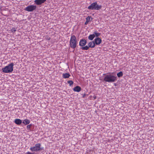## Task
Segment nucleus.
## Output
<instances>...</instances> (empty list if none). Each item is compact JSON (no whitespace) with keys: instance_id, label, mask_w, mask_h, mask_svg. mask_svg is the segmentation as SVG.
Returning a JSON list of instances; mask_svg holds the SVG:
<instances>
[{"instance_id":"20","label":"nucleus","mask_w":154,"mask_h":154,"mask_svg":"<svg viewBox=\"0 0 154 154\" xmlns=\"http://www.w3.org/2000/svg\"><path fill=\"white\" fill-rule=\"evenodd\" d=\"M93 33L94 34V35H95V36H96V37H98L101 35V33H100L96 31L94 32Z\"/></svg>"},{"instance_id":"1","label":"nucleus","mask_w":154,"mask_h":154,"mask_svg":"<svg viewBox=\"0 0 154 154\" xmlns=\"http://www.w3.org/2000/svg\"><path fill=\"white\" fill-rule=\"evenodd\" d=\"M104 76L103 81L105 82L113 83L117 80V76L114 75L113 72H108L103 74Z\"/></svg>"},{"instance_id":"2","label":"nucleus","mask_w":154,"mask_h":154,"mask_svg":"<svg viewBox=\"0 0 154 154\" xmlns=\"http://www.w3.org/2000/svg\"><path fill=\"white\" fill-rule=\"evenodd\" d=\"M69 46L70 48L74 49L78 44L77 38L75 35H72L69 42Z\"/></svg>"},{"instance_id":"12","label":"nucleus","mask_w":154,"mask_h":154,"mask_svg":"<svg viewBox=\"0 0 154 154\" xmlns=\"http://www.w3.org/2000/svg\"><path fill=\"white\" fill-rule=\"evenodd\" d=\"M88 45L89 48H94L95 46V44L94 42V41L90 42L88 44Z\"/></svg>"},{"instance_id":"8","label":"nucleus","mask_w":154,"mask_h":154,"mask_svg":"<svg viewBox=\"0 0 154 154\" xmlns=\"http://www.w3.org/2000/svg\"><path fill=\"white\" fill-rule=\"evenodd\" d=\"M47 0H35L34 1L35 4L38 5H41L44 3Z\"/></svg>"},{"instance_id":"18","label":"nucleus","mask_w":154,"mask_h":154,"mask_svg":"<svg viewBox=\"0 0 154 154\" xmlns=\"http://www.w3.org/2000/svg\"><path fill=\"white\" fill-rule=\"evenodd\" d=\"M89 48L88 45H86L85 46H83L81 48V49L83 50H88Z\"/></svg>"},{"instance_id":"14","label":"nucleus","mask_w":154,"mask_h":154,"mask_svg":"<svg viewBox=\"0 0 154 154\" xmlns=\"http://www.w3.org/2000/svg\"><path fill=\"white\" fill-rule=\"evenodd\" d=\"M14 122L17 125H20L22 123V120L20 119H16L14 121Z\"/></svg>"},{"instance_id":"13","label":"nucleus","mask_w":154,"mask_h":154,"mask_svg":"<svg viewBox=\"0 0 154 154\" xmlns=\"http://www.w3.org/2000/svg\"><path fill=\"white\" fill-rule=\"evenodd\" d=\"M93 19L90 16H88L86 18V21L85 23V25H87L88 23L91 21Z\"/></svg>"},{"instance_id":"25","label":"nucleus","mask_w":154,"mask_h":154,"mask_svg":"<svg viewBox=\"0 0 154 154\" xmlns=\"http://www.w3.org/2000/svg\"><path fill=\"white\" fill-rule=\"evenodd\" d=\"M47 40H48V41H49L51 39V38L49 37H48L47 38H46Z\"/></svg>"},{"instance_id":"7","label":"nucleus","mask_w":154,"mask_h":154,"mask_svg":"<svg viewBox=\"0 0 154 154\" xmlns=\"http://www.w3.org/2000/svg\"><path fill=\"white\" fill-rule=\"evenodd\" d=\"M87 43L86 40L84 39H80L79 42V45L82 47L85 45Z\"/></svg>"},{"instance_id":"15","label":"nucleus","mask_w":154,"mask_h":154,"mask_svg":"<svg viewBox=\"0 0 154 154\" xmlns=\"http://www.w3.org/2000/svg\"><path fill=\"white\" fill-rule=\"evenodd\" d=\"M70 76V75L69 73H63L62 74V77L64 79L69 78Z\"/></svg>"},{"instance_id":"24","label":"nucleus","mask_w":154,"mask_h":154,"mask_svg":"<svg viewBox=\"0 0 154 154\" xmlns=\"http://www.w3.org/2000/svg\"><path fill=\"white\" fill-rule=\"evenodd\" d=\"M82 98H85L86 95V94H82Z\"/></svg>"},{"instance_id":"11","label":"nucleus","mask_w":154,"mask_h":154,"mask_svg":"<svg viewBox=\"0 0 154 154\" xmlns=\"http://www.w3.org/2000/svg\"><path fill=\"white\" fill-rule=\"evenodd\" d=\"M81 89L80 86L77 85L73 89V90L75 92H79L81 91Z\"/></svg>"},{"instance_id":"16","label":"nucleus","mask_w":154,"mask_h":154,"mask_svg":"<svg viewBox=\"0 0 154 154\" xmlns=\"http://www.w3.org/2000/svg\"><path fill=\"white\" fill-rule=\"evenodd\" d=\"M30 121L29 120L26 119L23 120L22 123L25 125H27L30 123Z\"/></svg>"},{"instance_id":"3","label":"nucleus","mask_w":154,"mask_h":154,"mask_svg":"<svg viewBox=\"0 0 154 154\" xmlns=\"http://www.w3.org/2000/svg\"><path fill=\"white\" fill-rule=\"evenodd\" d=\"M14 65L13 63H11L8 65L2 68V72L5 73L12 72L13 71V66Z\"/></svg>"},{"instance_id":"17","label":"nucleus","mask_w":154,"mask_h":154,"mask_svg":"<svg viewBox=\"0 0 154 154\" xmlns=\"http://www.w3.org/2000/svg\"><path fill=\"white\" fill-rule=\"evenodd\" d=\"M95 37V35L94 33L90 35L88 37V39L91 40H93Z\"/></svg>"},{"instance_id":"21","label":"nucleus","mask_w":154,"mask_h":154,"mask_svg":"<svg viewBox=\"0 0 154 154\" xmlns=\"http://www.w3.org/2000/svg\"><path fill=\"white\" fill-rule=\"evenodd\" d=\"M67 82L69 84V86H72L74 83V82H73V81L72 80L68 81Z\"/></svg>"},{"instance_id":"6","label":"nucleus","mask_w":154,"mask_h":154,"mask_svg":"<svg viewBox=\"0 0 154 154\" xmlns=\"http://www.w3.org/2000/svg\"><path fill=\"white\" fill-rule=\"evenodd\" d=\"M37 6L34 5H29L26 7L24 9L26 11L28 12H32L36 9Z\"/></svg>"},{"instance_id":"23","label":"nucleus","mask_w":154,"mask_h":154,"mask_svg":"<svg viewBox=\"0 0 154 154\" xmlns=\"http://www.w3.org/2000/svg\"><path fill=\"white\" fill-rule=\"evenodd\" d=\"M25 154H35L34 152H26Z\"/></svg>"},{"instance_id":"22","label":"nucleus","mask_w":154,"mask_h":154,"mask_svg":"<svg viewBox=\"0 0 154 154\" xmlns=\"http://www.w3.org/2000/svg\"><path fill=\"white\" fill-rule=\"evenodd\" d=\"M17 28H13L11 29V31L13 33H14L16 31Z\"/></svg>"},{"instance_id":"19","label":"nucleus","mask_w":154,"mask_h":154,"mask_svg":"<svg viewBox=\"0 0 154 154\" xmlns=\"http://www.w3.org/2000/svg\"><path fill=\"white\" fill-rule=\"evenodd\" d=\"M117 76L119 78L122 77L123 75V73L122 72L120 71L117 74Z\"/></svg>"},{"instance_id":"10","label":"nucleus","mask_w":154,"mask_h":154,"mask_svg":"<svg viewBox=\"0 0 154 154\" xmlns=\"http://www.w3.org/2000/svg\"><path fill=\"white\" fill-rule=\"evenodd\" d=\"M34 128V125L32 124H30L26 126V128L29 131H32Z\"/></svg>"},{"instance_id":"26","label":"nucleus","mask_w":154,"mask_h":154,"mask_svg":"<svg viewBox=\"0 0 154 154\" xmlns=\"http://www.w3.org/2000/svg\"><path fill=\"white\" fill-rule=\"evenodd\" d=\"M94 99H95L96 98V96H94Z\"/></svg>"},{"instance_id":"4","label":"nucleus","mask_w":154,"mask_h":154,"mask_svg":"<svg viewBox=\"0 0 154 154\" xmlns=\"http://www.w3.org/2000/svg\"><path fill=\"white\" fill-rule=\"evenodd\" d=\"M41 144L40 143L36 144L35 146L31 147L30 148V150L32 152H37L39 151L43 150L44 148L43 147H41Z\"/></svg>"},{"instance_id":"9","label":"nucleus","mask_w":154,"mask_h":154,"mask_svg":"<svg viewBox=\"0 0 154 154\" xmlns=\"http://www.w3.org/2000/svg\"><path fill=\"white\" fill-rule=\"evenodd\" d=\"M94 42L96 45H100L102 42V40L99 37H97L94 40Z\"/></svg>"},{"instance_id":"5","label":"nucleus","mask_w":154,"mask_h":154,"mask_svg":"<svg viewBox=\"0 0 154 154\" xmlns=\"http://www.w3.org/2000/svg\"><path fill=\"white\" fill-rule=\"evenodd\" d=\"M102 7V6L101 5H97V2H96L92 3L90 5L88 6V9L91 10H98L101 9Z\"/></svg>"}]
</instances>
